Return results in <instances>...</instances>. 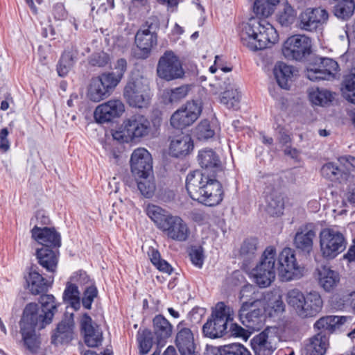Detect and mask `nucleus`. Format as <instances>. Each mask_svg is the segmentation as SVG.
I'll list each match as a JSON object with an SVG mask.
<instances>
[{
	"instance_id": "nucleus-1",
	"label": "nucleus",
	"mask_w": 355,
	"mask_h": 355,
	"mask_svg": "<svg viewBox=\"0 0 355 355\" xmlns=\"http://www.w3.org/2000/svg\"><path fill=\"white\" fill-rule=\"evenodd\" d=\"M279 0H256L253 11L255 17L250 18L240 25V38L243 46L257 51L275 44L279 35L273 26L265 18L272 15Z\"/></svg>"
},
{
	"instance_id": "nucleus-2",
	"label": "nucleus",
	"mask_w": 355,
	"mask_h": 355,
	"mask_svg": "<svg viewBox=\"0 0 355 355\" xmlns=\"http://www.w3.org/2000/svg\"><path fill=\"white\" fill-rule=\"evenodd\" d=\"M40 302L41 306L36 303L28 304L19 322L21 341L26 349L31 353H36L40 345L36 330L42 329L52 322L58 306L52 295H42Z\"/></svg>"
},
{
	"instance_id": "nucleus-3",
	"label": "nucleus",
	"mask_w": 355,
	"mask_h": 355,
	"mask_svg": "<svg viewBox=\"0 0 355 355\" xmlns=\"http://www.w3.org/2000/svg\"><path fill=\"white\" fill-rule=\"evenodd\" d=\"M218 175H207L193 171L187 176L186 189L189 196L207 206H216L223 199V190Z\"/></svg>"
},
{
	"instance_id": "nucleus-4",
	"label": "nucleus",
	"mask_w": 355,
	"mask_h": 355,
	"mask_svg": "<svg viewBox=\"0 0 355 355\" xmlns=\"http://www.w3.org/2000/svg\"><path fill=\"white\" fill-rule=\"evenodd\" d=\"M147 216L156 227L163 232L168 239L184 242L190 235L187 223L180 216H174L159 206L148 204L146 207Z\"/></svg>"
},
{
	"instance_id": "nucleus-5",
	"label": "nucleus",
	"mask_w": 355,
	"mask_h": 355,
	"mask_svg": "<svg viewBox=\"0 0 355 355\" xmlns=\"http://www.w3.org/2000/svg\"><path fill=\"white\" fill-rule=\"evenodd\" d=\"M255 288L246 285L240 292V300L242 302L239 316L242 324L250 331H259L264 324V302L258 299L255 294Z\"/></svg>"
},
{
	"instance_id": "nucleus-6",
	"label": "nucleus",
	"mask_w": 355,
	"mask_h": 355,
	"mask_svg": "<svg viewBox=\"0 0 355 355\" xmlns=\"http://www.w3.org/2000/svg\"><path fill=\"white\" fill-rule=\"evenodd\" d=\"M288 306L300 318L315 316L322 310L323 302L319 293L311 291L306 295L299 289L289 290L285 297Z\"/></svg>"
},
{
	"instance_id": "nucleus-7",
	"label": "nucleus",
	"mask_w": 355,
	"mask_h": 355,
	"mask_svg": "<svg viewBox=\"0 0 355 355\" xmlns=\"http://www.w3.org/2000/svg\"><path fill=\"white\" fill-rule=\"evenodd\" d=\"M123 96L130 107H146L152 96L148 80L143 76L130 79L124 87Z\"/></svg>"
},
{
	"instance_id": "nucleus-8",
	"label": "nucleus",
	"mask_w": 355,
	"mask_h": 355,
	"mask_svg": "<svg viewBox=\"0 0 355 355\" xmlns=\"http://www.w3.org/2000/svg\"><path fill=\"white\" fill-rule=\"evenodd\" d=\"M276 261V249L272 246L267 247L263 251L259 263L251 272L254 282L259 287H268L275 280Z\"/></svg>"
},
{
	"instance_id": "nucleus-9",
	"label": "nucleus",
	"mask_w": 355,
	"mask_h": 355,
	"mask_svg": "<svg viewBox=\"0 0 355 355\" xmlns=\"http://www.w3.org/2000/svg\"><path fill=\"white\" fill-rule=\"evenodd\" d=\"M150 130V122L141 114H135L123 121L121 130L112 134L113 139L119 142H130L135 139L147 136Z\"/></svg>"
},
{
	"instance_id": "nucleus-10",
	"label": "nucleus",
	"mask_w": 355,
	"mask_h": 355,
	"mask_svg": "<svg viewBox=\"0 0 355 355\" xmlns=\"http://www.w3.org/2000/svg\"><path fill=\"white\" fill-rule=\"evenodd\" d=\"M266 187L263 193L266 202V211L271 216H280L284 208L282 193L283 181L278 175H268L263 178Z\"/></svg>"
},
{
	"instance_id": "nucleus-11",
	"label": "nucleus",
	"mask_w": 355,
	"mask_h": 355,
	"mask_svg": "<svg viewBox=\"0 0 355 355\" xmlns=\"http://www.w3.org/2000/svg\"><path fill=\"white\" fill-rule=\"evenodd\" d=\"M230 308L223 302H218L213 311L211 318L202 327L205 336L210 338L222 337L226 332L227 322L232 320Z\"/></svg>"
},
{
	"instance_id": "nucleus-12",
	"label": "nucleus",
	"mask_w": 355,
	"mask_h": 355,
	"mask_svg": "<svg viewBox=\"0 0 355 355\" xmlns=\"http://www.w3.org/2000/svg\"><path fill=\"white\" fill-rule=\"evenodd\" d=\"M281 340V331L277 327H268L251 340L254 355H271Z\"/></svg>"
},
{
	"instance_id": "nucleus-13",
	"label": "nucleus",
	"mask_w": 355,
	"mask_h": 355,
	"mask_svg": "<svg viewBox=\"0 0 355 355\" xmlns=\"http://www.w3.org/2000/svg\"><path fill=\"white\" fill-rule=\"evenodd\" d=\"M278 263L279 275L284 282L299 279L304 275V268L297 263L292 248H285L282 250L278 257Z\"/></svg>"
},
{
	"instance_id": "nucleus-14",
	"label": "nucleus",
	"mask_w": 355,
	"mask_h": 355,
	"mask_svg": "<svg viewBox=\"0 0 355 355\" xmlns=\"http://www.w3.org/2000/svg\"><path fill=\"white\" fill-rule=\"evenodd\" d=\"M116 86V80L104 72L90 79L86 95L89 101L98 103L107 98Z\"/></svg>"
},
{
	"instance_id": "nucleus-15",
	"label": "nucleus",
	"mask_w": 355,
	"mask_h": 355,
	"mask_svg": "<svg viewBox=\"0 0 355 355\" xmlns=\"http://www.w3.org/2000/svg\"><path fill=\"white\" fill-rule=\"evenodd\" d=\"M157 76L166 81L182 78L184 70L179 57L172 51H166L159 59Z\"/></svg>"
},
{
	"instance_id": "nucleus-16",
	"label": "nucleus",
	"mask_w": 355,
	"mask_h": 355,
	"mask_svg": "<svg viewBox=\"0 0 355 355\" xmlns=\"http://www.w3.org/2000/svg\"><path fill=\"white\" fill-rule=\"evenodd\" d=\"M320 250L322 256L327 259H334L345 248L343 235L334 230L324 229L320 234Z\"/></svg>"
},
{
	"instance_id": "nucleus-17",
	"label": "nucleus",
	"mask_w": 355,
	"mask_h": 355,
	"mask_svg": "<svg viewBox=\"0 0 355 355\" xmlns=\"http://www.w3.org/2000/svg\"><path fill=\"white\" fill-rule=\"evenodd\" d=\"M311 41L304 35H294L284 42L282 53L288 60H302L311 53Z\"/></svg>"
},
{
	"instance_id": "nucleus-18",
	"label": "nucleus",
	"mask_w": 355,
	"mask_h": 355,
	"mask_svg": "<svg viewBox=\"0 0 355 355\" xmlns=\"http://www.w3.org/2000/svg\"><path fill=\"white\" fill-rule=\"evenodd\" d=\"M318 63L310 64L306 69V76L311 81L331 80L335 78L339 66L336 61L328 58H320Z\"/></svg>"
},
{
	"instance_id": "nucleus-19",
	"label": "nucleus",
	"mask_w": 355,
	"mask_h": 355,
	"mask_svg": "<svg viewBox=\"0 0 355 355\" xmlns=\"http://www.w3.org/2000/svg\"><path fill=\"white\" fill-rule=\"evenodd\" d=\"M202 107L197 101L187 102L184 107L175 111L171 117V125L177 129H183L192 125L198 118Z\"/></svg>"
},
{
	"instance_id": "nucleus-20",
	"label": "nucleus",
	"mask_w": 355,
	"mask_h": 355,
	"mask_svg": "<svg viewBox=\"0 0 355 355\" xmlns=\"http://www.w3.org/2000/svg\"><path fill=\"white\" fill-rule=\"evenodd\" d=\"M125 112V105L119 98H112L98 105L94 113L97 123H105L121 117Z\"/></svg>"
},
{
	"instance_id": "nucleus-21",
	"label": "nucleus",
	"mask_w": 355,
	"mask_h": 355,
	"mask_svg": "<svg viewBox=\"0 0 355 355\" xmlns=\"http://www.w3.org/2000/svg\"><path fill=\"white\" fill-rule=\"evenodd\" d=\"M130 166L135 177L149 176L153 169L151 155L144 148L135 149L131 155Z\"/></svg>"
},
{
	"instance_id": "nucleus-22",
	"label": "nucleus",
	"mask_w": 355,
	"mask_h": 355,
	"mask_svg": "<svg viewBox=\"0 0 355 355\" xmlns=\"http://www.w3.org/2000/svg\"><path fill=\"white\" fill-rule=\"evenodd\" d=\"M329 17L324 9L307 8L302 12L299 17V27L306 31H313L324 24Z\"/></svg>"
},
{
	"instance_id": "nucleus-23",
	"label": "nucleus",
	"mask_w": 355,
	"mask_h": 355,
	"mask_svg": "<svg viewBox=\"0 0 355 355\" xmlns=\"http://www.w3.org/2000/svg\"><path fill=\"white\" fill-rule=\"evenodd\" d=\"M198 161L202 170L200 173L207 175H218L222 171V165L218 155L211 149H202L199 151Z\"/></svg>"
},
{
	"instance_id": "nucleus-24",
	"label": "nucleus",
	"mask_w": 355,
	"mask_h": 355,
	"mask_svg": "<svg viewBox=\"0 0 355 355\" xmlns=\"http://www.w3.org/2000/svg\"><path fill=\"white\" fill-rule=\"evenodd\" d=\"M316 236V232L311 223L300 226L293 239L294 246L299 250L310 254L313 250V240Z\"/></svg>"
},
{
	"instance_id": "nucleus-25",
	"label": "nucleus",
	"mask_w": 355,
	"mask_h": 355,
	"mask_svg": "<svg viewBox=\"0 0 355 355\" xmlns=\"http://www.w3.org/2000/svg\"><path fill=\"white\" fill-rule=\"evenodd\" d=\"M81 331L85 344L90 347H97L103 342V332L92 318L84 314L80 320Z\"/></svg>"
},
{
	"instance_id": "nucleus-26",
	"label": "nucleus",
	"mask_w": 355,
	"mask_h": 355,
	"mask_svg": "<svg viewBox=\"0 0 355 355\" xmlns=\"http://www.w3.org/2000/svg\"><path fill=\"white\" fill-rule=\"evenodd\" d=\"M147 28L139 30L135 35V43L140 50L139 58L145 59L148 57L152 47L157 44V35L155 33L153 23L146 21Z\"/></svg>"
},
{
	"instance_id": "nucleus-27",
	"label": "nucleus",
	"mask_w": 355,
	"mask_h": 355,
	"mask_svg": "<svg viewBox=\"0 0 355 355\" xmlns=\"http://www.w3.org/2000/svg\"><path fill=\"white\" fill-rule=\"evenodd\" d=\"M32 237L42 247L58 248L61 245L60 234L53 227L35 225L31 230Z\"/></svg>"
},
{
	"instance_id": "nucleus-28",
	"label": "nucleus",
	"mask_w": 355,
	"mask_h": 355,
	"mask_svg": "<svg viewBox=\"0 0 355 355\" xmlns=\"http://www.w3.org/2000/svg\"><path fill=\"white\" fill-rule=\"evenodd\" d=\"M178 332L175 337V345L181 355H196L194 336L192 331L180 322L177 326Z\"/></svg>"
},
{
	"instance_id": "nucleus-29",
	"label": "nucleus",
	"mask_w": 355,
	"mask_h": 355,
	"mask_svg": "<svg viewBox=\"0 0 355 355\" xmlns=\"http://www.w3.org/2000/svg\"><path fill=\"white\" fill-rule=\"evenodd\" d=\"M329 345V337L320 331L306 340L304 352L305 355H324Z\"/></svg>"
},
{
	"instance_id": "nucleus-30",
	"label": "nucleus",
	"mask_w": 355,
	"mask_h": 355,
	"mask_svg": "<svg viewBox=\"0 0 355 355\" xmlns=\"http://www.w3.org/2000/svg\"><path fill=\"white\" fill-rule=\"evenodd\" d=\"M73 327L72 318L62 320L53 331L51 343L55 345L69 343L73 338Z\"/></svg>"
},
{
	"instance_id": "nucleus-31",
	"label": "nucleus",
	"mask_w": 355,
	"mask_h": 355,
	"mask_svg": "<svg viewBox=\"0 0 355 355\" xmlns=\"http://www.w3.org/2000/svg\"><path fill=\"white\" fill-rule=\"evenodd\" d=\"M58 248L41 247L36 250V257L41 266L50 272H55L57 269L59 252Z\"/></svg>"
},
{
	"instance_id": "nucleus-32",
	"label": "nucleus",
	"mask_w": 355,
	"mask_h": 355,
	"mask_svg": "<svg viewBox=\"0 0 355 355\" xmlns=\"http://www.w3.org/2000/svg\"><path fill=\"white\" fill-rule=\"evenodd\" d=\"M193 148V143L191 136L181 134L175 136L171 141L169 153L173 157H180L189 155Z\"/></svg>"
},
{
	"instance_id": "nucleus-33",
	"label": "nucleus",
	"mask_w": 355,
	"mask_h": 355,
	"mask_svg": "<svg viewBox=\"0 0 355 355\" xmlns=\"http://www.w3.org/2000/svg\"><path fill=\"white\" fill-rule=\"evenodd\" d=\"M319 285L326 291H331L340 281L339 274L327 266H322L317 269Z\"/></svg>"
},
{
	"instance_id": "nucleus-34",
	"label": "nucleus",
	"mask_w": 355,
	"mask_h": 355,
	"mask_svg": "<svg viewBox=\"0 0 355 355\" xmlns=\"http://www.w3.org/2000/svg\"><path fill=\"white\" fill-rule=\"evenodd\" d=\"M348 318L346 316L327 315L320 318L314 324V328L324 333L325 331L332 334L340 329L347 322Z\"/></svg>"
},
{
	"instance_id": "nucleus-35",
	"label": "nucleus",
	"mask_w": 355,
	"mask_h": 355,
	"mask_svg": "<svg viewBox=\"0 0 355 355\" xmlns=\"http://www.w3.org/2000/svg\"><path fill=\"white\" fill-rule=\"evenodd\" d=\"M28 288L33 295L46 292L50 284L49 282L37 271L36 267H31L26 278Z\"/></svg>"
},
{
	"instance_id": "nucleus-36",
	"label": "nucleus",
	"mask_w": 355,
	"mask_h": 355,
	"mask_svg": "<svg viewBox=\"0 0 355 355\" xmlns=\"http://www.w3.org/2000/svg\"><path fill=\"white\" fill-rule=\"evenodd\" d=\"M273 71L279 86L282 89H288L293 80L295 73L293 67L279 62L275 65Z\"/></svg>"
},
{
	"instance_id": "nucleus-37",
	"label": "nucleus",
	"mask_w": 355,
	"mask_h": 355,
	"mask_svg": "<svg viewBox=\"0 0 355 355\" xmlns=\"http://www.w3.org/2000/svg\"><path fill=\"white\" fill-rule=\"evenodd\" d=\"M153 322L154 334L159 343L171 336L173 326L163 315H156L153 318Z\"/></svg>"
},
{
	"instance_id": "nucleus-38",
	"label": "nucleus",
	"mask_w": 355,
	"mask_h": 355,
	"mask_svg": "<svg viewBox=\"0 0 355 355\" xmlns=\"http://www.w3.org/2000/svg\"><path fill=\"white\" fill-rule=\"evenodd\" d=\"M309 99L312 104L324 106L334 99L333 94L324 88L311 87L308 89Z\"/></svg>"
},
{
	"instance_id": "nucleus-39",
	"label": "nucleus",
	"mask_w": 355,
	"mask_h": 355,
	"mask_svg": "<svg viewBox=\"0 0 355 355\" xmlns=\"http://www.w3.org/2000/svg\"><path fill=\"white\" fill-rule=\"evenodd\" d=\"M77 54L76 49L73 47L64 51L57 67L60 76L64 77L69 72L76 60Z\"/></svg>"
},
{
	"instance_id": "nucleus-40",
	"label": "nucleus",
	"mask_w": 355,
	"mask_h": 355,
	"mask_svg": "<svg viewBox=\"0 0 355 355\" xmlns=\"http://www.w3.org/2000/svg\"><path fill=\"white\" fill-rule=\"evenodd\" d=\"M241 92L236 85L222 93L220 103L228 109L237 110L241 101Z\"/></svg>"
},
{
	"instance_id": "nucleus-41",
	"label": "nucleus",
	"mask_w": 355,
	"mask_h": 355,
	"mask_svg": "<svg viewBox=\"0 0 355 355\" xmlns=\"http://www.w3.org/2000/svg\"><path fill=\"white\" fill-rule=\"evenodd\" d=\"M343 87V94L345 98L355 104V67L345 76Z\"/></svg>"
},
{
	"instance_id": "nucleus-42",
	"label": "nucleus",
	"mask_w": 355,
	"mask_h": 355,
	"mask_svg": "<svg viewBox=\"0 0 355 355\" xmlns=\"http://www.w3.org/2000/svg\"><path fill=\"white\" fill-rule=\"evenodd\" d=\"M257 250V241L255 239H248L245 240L240 249V256L243 261L248 264L253 259Z\"/></svg>"
},
{
	"instance_id": "nucleus-43",
	"label": "nucleus",
	"mask_w": 355,
	"mask_h": 355,
	"mask_svg": "<svg viewBox=\"0 0 355 355\" xmlns=\"http://www.w3.org/2000/svg\"><path fill=\"white\" fill-rule=\"evenodd\" d=\"M296 11L288 3L282 5V8L279 10L277 15V21L282 26H288L291 25L295 19Z\"/></svg>"
},
{
	"instance_id": "nucleus-44",
	"label": "nucleus",
	"mask_w": 355,
	"mask_h": 355,
	"mask_svg": "<svg viewBox=\"0 0 355 355\" xmlns=\"http://www.w3.org/2000/svg\"><path fill=\"white\" fill-rule=\"evenodd\" d=\"M191 89V85H183L168 90L166 93V96L170 103H177L184 99L189 95Z\"/></svg>"
},
{
	"instance_id": "nucleus-45",
	"label": "nucleus",
	"mask_w": 355,
	"mask_h": 355,
	"mask_svg": "<svg viewBox=\"0 0 355 355\" xmlns=\"http://www.w3.org/2000/svg\"><path fill=\"white\" fill-rule=\"evenodd\" d=\"M80 292L76 284L68 283L63 294L64 301L69 302L71 306L77 310L80 307Z\"/></svg>"
},
{
	"instance_id": "nucleus-46",
	"label": "nucleus",
	"mask_w": 355,
	"mask_h": 355,
	"mask_svg": "<svg viewBox=\"0 0 355 355\" xmlns=\"http://www.w3.org/2000/svg\"><path fill=\"white\" fill-rule=\"evenodd\" d=\"M355 4L352 0H342L334 7V14L341 19L349 17L354 12Z\"/></svg>"
},
{
	"instance_id": "nucleus-47",
	"label": "nucleus",
	"mask_w": 355,
	"mask_h": 355,
	"mask_svg": "<svg viewBox=\"0 0 355 355\" xmlns=\"http://www.w3.org/2000/svg\"><path fill=\"white\" fill-rule=\"evenodd\" d=\"M234 85L236 84L234 81L226 76L220 78L216 76L215 80L209 84L210 92L213 94H222L224 91L232 88Z\"/></svg>"
},
{
	"instance_id": "nucleus-48",
	"label": "nucleus",
	"mask_w": 355,
	"mask_h": 355,
	"mask_svg": "<svg viewBox=\"0 0 355 355\" xmlns=\"http://www.w3.org/2000/svg\"><path fill=\"white\" fill-rule=\"evenodd\" d=\"M141 178L137 181V187L141 193L146 198H151L155 191V184L149 176L137 177Z\"/></svg>"
},
{
	"instance_id": "nucleus-49",
	"label": "nucleus",
	"mask_w": 355,
	"mask_h": 355,
	"mask_svg": "<svg viewBox=\"0 0 355 355\" xmlns=\"http://www.w3.org/2000/svg\"><path fill=\"white\" fill-rule=\"evenodd\" d=\"M321 173L322 176L331 181H340L343 175L341 170L332 162L323 165L321 168Z\"/></svg>"
},
{
	"instance_id": "nucleus-50",
	"label": "nucleus",
	"mask_w": 355,
	"mask_h": 355,
	"mask_svg": "<svg viewBox=\"0 0 355 355\" xmlns=\"http://www.w3.org/2000/svg\"><path fill=\"white\" fill-rule=\"evenodd\" d=\"M195 135L198 140H207L214 137L215 132L209 121H202L195 129Z\"/></svg>"
},
{
	"instance_id": "nucleus-51",
	"label": "nucleus",
	"mask_w": 355,
	"mask_h": 355,
	"mask_svg": "<svg viewBox=\"0 0 355 355\" xmlns=\"http://www.w3.org/2000/svg\"><path fill=\"white\" fill-rule=\"evenodd\" d=\"M220 353L221 355H251L250 352L239 343L224 345L220 349Z\"/></svg>"
},
{
	"instance_id": "nucleus-52",
	"label": "nucleus",
	"mask_w": 355,
	"mask_h": 355,
	"mask_svg": "<svg viewBox=\"0 0 355 355\" xmlns=\"http://www.w3.org/2000/svg\"><path fill=\"white\" fill-rule=\"evenodd\" d=\"M264 309L268 312L270 316L282 313L285 309V305L281 299L280 295H275L272 299H270L267 306Z\"/></svg>"
},
{
	"instance_id": "nucleus-53",
	"label": "nucleus",
	"mask_w": 355,
	"mask_h": 355,
	"mask_svg": "<svg viewBox=\"0 0 355 355\" xmlns=\"http://www.w3.org/2000/svg\"><path fill=\"white\" fill-rule=\"evenodd\" d=\"M138 341L140 354L143 355L147 354L153 346V339L150 331L148 330L144 331L142 334L139 335Z\"/></svg>"
},
{
	"instance_id": "nucleus-54",
	"label": "nucleus",
	"mask_w": 355,
	"mask_h": 355,
	"mask_svg": "<svg viewBox=\"0 0 355 355\" xmlns=\"http://www.w3.org/2000/svg\"><path fill=\"white\" fill-rule=\"evenodd\" d=\"M114 69L116 71L105 72V73L112 77L116 80V85H118L127 69L126 60L123 58L118 60L114 66Z\"/></svg>"
},
{
	"instance_id": "nucleus-55",
	"label": "nucleus",
	"mask_w": 355,
	"mask_h": 355,
	"mask_svg": "<svg viewBox=\"0 0 355 355\" xmlns=\"http://www.w3.org/2000/svg\"><path fill=\"white\" fill-rule=\"evenodd\" d=\"M97 289L94 286H88L84 291V296L82 300L83 305L85 308L89 309L91 308L94 299L97 296Z\"/></svg>"
},
{
	"instance_id": "nucleus-56",
	"label": "nucleus",
	"mask_w": 355,
	"mask_h": 355,
	"mask_svg": "<svg viewBox=\"0 0 355 355\" xmlns=\"http://www.w3.org/2000/svg\"><path fill=\"white\" fill-rule=\"evenodd\" d=\"M190 259L193 265L201 268L204 261L202 248L200 247L191 248L189 252Z\"/></svg>"
},
{
	"instance_id": "nucleus-57",
	"label": "nucleus",
	"mask_w": 355,
	"mask_h": 355,
	"mask_svg": "<svg viewBox=\"0 0 355 355\" xmlns=\"http://www.w3.org/2000/svg\"><path fill=\"white\" fill-rule=\"evenodd\" d=\"M110 61L108 55L105 53H99L92 55L90 58L89 63L92 66L103 67L106 66Z\"/></svg>"
},
{
	"instance_id": "nucleus-58",
	"label": "nucleus",
	"mask_w": 355,
	"mask_h": 355,
	"mask_svg": "<svg viewBox=\"0 0 355 355\" xmlns=\"http://www.w3.org/2000/svg\"><path fill=\"white\" fill-rule=\"evenodd\" d=\"M8 131L7 128H3L0 132V149L4 152L9 149L10 144L7 139Z\"/></svg>"
},
{
	"instance_id": "nucleus-59",
	"label": "nucleus",
	"mask_w": 355,
	"mask_h": 355,
	"mask_svg": "<svg viewBox=\"0 0 355 355\" xmlns=\"http://www.w3.org/2000/svg\"><path fill=\"white\" fill-rule=\"evenodd\" d=\"M345 200L351 204L355 203V182L348 187L345 194Z\"/></svg>"
},
{
	"instance_id": "nucleus-60",
	"label": "nucleus",
	"mask_w": 355,
	"mask_h": 355,
	"mask_svg": "<svg viewBox=\"0 0 355 355\" xmlns=\"http://www.w3.org/2000/svg\"><path fill=\"white\" fill-rule=\"evenodd\" d=\"M230 331L232 336L236 337H244L245 336V329L237 324H231Z\"/></svg>"
},
{
	"instance_id": "nucleus-61",
	"label": "nucleus",
	"mask_w": 355,
	"mask_h": 355,
	"mask_svg": "<svg viewBox=\"0 0 355 355\" xmlns=\"http://www.w3.org/2000/svg\"><path fill=\"white\" fill-rule=\"evenodd\" d=\"M224 65V59L221 55H216L215 57L214 64V65L209 67V71L211 73H214L216 72L218 69H220V67H223Z\"/></svg>"
},
{
	"instance_id": "nucleus-62",
	"label": "nucleus",
	"mask_w": 355,
	"mask_h": 355,
	"mask_svg": "<svg viewBox=\"0 0 355 355\" xmlns=\"http://www.w3.org/2000/svg\"><path fill=\"white\" fill-rule=\"evenodd\" d=\"M155 267L160 271L166 272L170 275L173 270L171 265L166 261L165 260L161 259V261L157 263Z\"/></svg>"
},
{
	"instance_id": "nucleus-63",
	"label": "nucleus",
	"mask_w": 355,
	"mask_h": 355,
	"mask_svg": "<svg viewBox=\"0 0 355 355\" xmlns=\"http://www.w3.org/2000/svg\"><path fill=\"white\" fill-rule=\"evenodd\" d=\"M160 3L166 5L168 8V10L171 12H173L175 10L178 5V0H157Z\"/></svg>"
},
{
	"instance_id": "nucleus-64",
	"label": "nucleus",
	"mask_w": 355,
	"mask_h": 355,
	"mask_svg": "<svg viewBox=\"0 0 355 355\" xmlns=\"http://www.w3.org/2000/svg\"><path fill=\"white\" fill-rule=\"evenodd\" d=\"M148 255L150 257V259L152 262V263L155 266L159 262L161 261L160 254L159 252L155 250L152 249L148 252Z\"/></svg>"
}]
</instances>
